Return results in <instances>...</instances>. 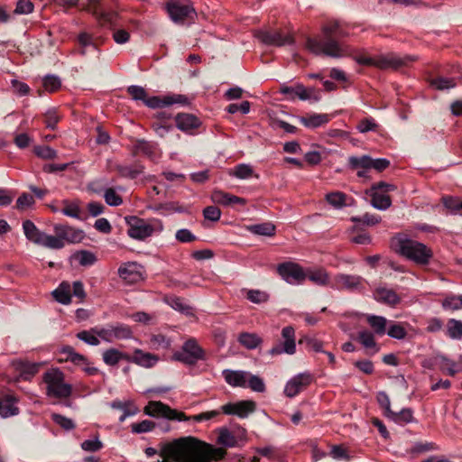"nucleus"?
Here are the masks:
<instances>
[{
	"mask_svg": "<svg viewBox=\"0 0 462 462\" xmlns=\"http://www.w3.org/2000/svg\"><path fill=\"white\" fill-rule=\"evenodd\" d=\"M205 350L199 345L194 337L187 339L181 349L172 355V359L187 365H194L200 360H205Z\"/></svg>",
	"mask_w": 462,
	"mask_h": 462,
	"instance_id": "nucleus-7",
	"label": "nucleus"
},
{
	"mask_svg": "<svg viewBox=\"0 0 462 462\" xmlns=\"http://www.w3.org/2000/svg\"><path fill=\"white\" fill-rule=\"evenodd\" d=\"M238 342L247 349H255L263 343V339L255 333L243 332L237 338Z\"/></svg>",
	"mask_w": 462,
	"mask_h": 462,
	"instance_id": "nucleus-38",
	"label": "nucleus"
},
{
	"mask_svg": "<svg viewBox=\"0 0 462 462\" xmlns=\"http://www.w3.org/2000/svg\"><path fill=\"white\" fill-rule=\"evenodd\" d=\"M34 154L43 160H53L57 157L56 150L48 145H36L33 148Z\"/></svg>",
	"mask_w": 462,
	"mask_h": 462,
	"instance_id": "nucleus-50",
	"label": "nucleus"
},
{
	"mask_svg": "<svg viewBox=\"0 0 462 462\" xmlns=\"http://www.w3.org/2000/svg\"><path fill=\"white\" fill-rule=\"evenodd\" d=\"M349 36L348 26L339 20H329L321 27V38L309 37L306 48L315 55L342 58L351 53L350 47L341 39Z\"/></svg>",
	"mask_w": 462,
	"mask_h": 462,
	"instance_id": "nucleus-1",
	"label": "nucleus"
},
{
	"mask_svg": "<svg viewBox=\"0 0 462 462\" xmlns=\"http://www.w3.org/2000/svg\"><path fill=\"white\" fill-rule=\"evenodd\" d=\"M306 279L319 286H327L329 283V274L324 268L308 269L305 271Z\"/></svg>",
	"mask_w": 462,
	"mask_h": 462,
	"instance_id": "nucleus-32",
	"label": "nucleus"
},
{
	"mask_svg": "<svg viewBox=\"0 0 462 462\" xmlns=\"http://www.w3.org/2000/svg\"><path fill=\"white\" fill-rule=\"evenodd\" d=\"M314 382V375L310 372H303L294 375L285 384L284 394L293 398L307 389Z\"/></svg>",
	"mask_w": 462,
	"mask_h": 462,
	"instance_id": "nucleus-17",
	"label": "nucleus"
},
{
	"mask_svg": "<svg viewBox=\"0 0 462 462\" xmlns=\"http://www.w3.org/2000/svg\"><path fill=\"white\" fill-rule=\"evenodd\" d=\"M54 300L63 305H68L71 302V285L69 282H62L51 292Z\"/></svg>",
	"mask_w": 462,
	"mask_h": 462,
	"instance_id": "nucleus-31",
	"label": "nucleus"
},
{
	"mask_svg": "<svg viewBox=\"0 0 462 462\" xmlns=\"http://www.w3.org/2000/svg\"><path fill=\"white\" fill-rule=\"evenodd\" d=\"M365 193L371 197V204L377 209L385 210L392 205V199L388 194L369 190H366Z\"/></svg>",
	"mask_w": 462,
	"mask_h": 462,
	"instance_id": "nucleus-33",
	"label": "nucleus"
},
{
	"mask_svg": "<svg viewBox=\"0 0 462 462\" xmlns=\"http://www.w3.org/2000/svg\"><path fill=\"white\" fill-rule=\"evenodd\" d=\"M97 335L104 341L112 343L115 340L128 339L132 337L131 328L125 324L109 325L97 332Z\"/></svg>",
	"mask_w": 462,
	"mask_h": 462,
	"instance_id": "nucleus-21",
	"label": "nucleus"
},
{
	"mask_svg": "<svg viewBox=\"0 0 462 462\" xmlns=\"http://www.w3.org/2000/svg\"><path fill=\"white\" fill-rule=\"evenodd\" d=\"M74 258L82 266H89V265L94 264L97 262L96 255L88 250H81V251L77 252L74 254Z\"/></svg>",
	"mask_w": 462,
	"mask_h": 462,
	"instance_id": "nucleus-54",
	"label": "nucleus"
},
{
	"mask_svg": "<svg viewBox=\"0 0 462 462\" xmlns=\"http://www.w3.org/2000/svg\"><path fill=\"white\" fill-rule=\"evenodd\" d=\"M439 369L450 376H454L457 372V365L456 362L448 359V357L441 356H439Z\"/></svg>",
	"mask_w": 462,
	"mask_h": 462,
	"instance_id": "nucleus-59",
	"label": "nucleus"
},
{
	"mask_svg": "<svg viewBox=\"0 0 462 462\" xmlns=\"http://www.w3.org/2000/svg\"><path fill=\"white\" fill-rule=\"evenodd\" d=\"M175 123L178 129L187 134H192L193 130L201 125V121L199 117L186 113L178 114L175 116Z\"/></svg>",
	"mask_w": 462,
	"mask_h": 462,
	"instance_id": "nucleus-26",
	"label": "nucleus"
},
{
	"mask_svg": "<svg viewBox=\"0 0 462 462\" xmlns=\"http://www.w3.org/2000/svg\"><path fill=\"white\" fill-rule=\"evenodd\" d=\"M282 337L283 340L275 344L268 351L270 356L293 355L296 352L295 329L292 326H286L282 329Z\"/></svg>",
	"mask_w": 462,
	"mask_h": 462,
	"instance_id": "nucleus-14",
	"label": "nucleus"
},
{
	"mask_svg": "<svg viewBox=\"0 0 462 462\" xmlns=\"http://www.w3.org/2000/svg\"><path fill=\"white\" fill-rule=\"evenodd\" d=\"M374 298L376 301L395 307L401 302L400 296L392 289L378 287L374 291Z\"/></svg>",
	"mask_w": 462,
	"mask_h": 462,
	"instance_id": "nucleus-27",
	"label": "nucleus"
},
{
	"mask_svg": "<svg viewBox=\"0 0 462 462\" xmlns=\"http://www.w3.org/2000/svg\"><path fill=\"white\" fill-rule=\"evenodd\" d=\"M151 417H162L171 420H186L187 415L183 411L171 408L162 402L150 401L143 410Z\"/></svg>",
	"mask_w": 462,
	"mask_h": 462,
	"instance_id": "nucleus-10",
	"label": "nucleus"
},
{
	"mask_svg": "<svg viewBox=\"0 0 462 462\" xmlns=\"http://www.w3.org/2000/svg\"><path fill=\"white\" fill-rule=\"evenodd\" d=\"M12 365L18 373L19 378L30 381L39 373L42 364L17 359L12 362Z\"/></svg>",
	"mask_w": 462,
	"mask_h": 462,
	"instance_id": "nucleus-25",
	"label": "nucleus"
},
{
	"mask_svg": "<svg viewBox=\"0 0 462 462\" xmlns=\"http://www.w3.org/2000/svg\"><path fill=\"white\" fill-rule=\"evenodd\" d=\"M104 199L106 203L111 207H118L123 204V198L114 188H107L105 189Z\"/></svg>",
	"mask_w": 462,
	"mask_h": 462,
	"instance_id": "nucleus-58",
	"label": "nucleus"
},
{
	"mask_svg": "<svg viewBox=\"0 0 462 462\" xmlns=\"http://www.w3.org/2000/svg\"><path fill=\"white\" fill-rule=\"evenodd\" d=\"M45 126L49 129L55 130L61 116L56 108H51L43 115Z\"/></svg>",
	"mask_w": 462,
	"mask_h": 462,
	"instance_id": "nucleus-55",
	"label": "nucleus"
},
{
	"mask_svg": "<svg viewBox=\"0 0 462 462\" xmlns=\"http://www.w3.org/2000/svg\"><path fill=\"white\" fill-rule=\"evenodd\" d=\"M118 276L125 284H136L144 280L143 267L135 262L121 264L117 270Z\"/></svg>",
	"mask_w": 462,
	"mask_h": 462,
	"instance_id": "nucleus-20",
	"label": "nucleus"
},
{
	"mask_svg": "<svg viewBox=\"0 0 462 462\" xmlns=\"http://www.w3.org/2000/svg\"><path fill=\"white\" fill-rule=\"evenodd\" d=\"M125 221L128 226L127 235L133 239L143 241L154 233L153 226L139 217L126 216Z\"/></svg>",
	"mask_w": 462,
	"mask_h": 462,
	"instance_id": "nucleus-9",
	"label": "nucleus"
},
{
	"mask_svg": "<svg viewBox=\"0 0 462 462\" xmlns=\"http://www.w3.org/2000/svg\"><path fill=\"white\" fill-rule=\"evenodd\" d=\"M64 208L61 209L62 214L67 217H70L77 219H82L81 217V210L78 203L76 202H69L67 200L63 201Z\"/></svg>",
	"mask_w": 462,
	"mask_h": 462,
	"instance_id": "nucleus-61",
	"label": "nucleus"
},
{
	"mask_svg": "<svg viewBox=\"0 0 462 462\" xmlns=\"http://www.w3.org/2000/svg\"><path fill=\"white\" fill-rule=\"evenodd\" d=\"M23 229L25 237L35 245H42L49 249L59 245L58 239H55L54 236L47 235L41 231L31 220H25L23 222Z\"/></svg>",
	"mask_w": 462,
	"mask_h": 462,
	"instance_id": "nucleus-8",
	"label": "nucleus"
},
{
	"mask_svg": "<svg viewBox=\"0 0 462 462\" xmlns=\"http://www.w3.org/2000/svg\"><path fill=\"white\" fill-rule=\"evenodd\" d=\"M211 199L214 203L223 206H231L234 204H240L244 206L246 203V200L244 198L226 193L222 190L213 191Z\"/></svg>",
	"mask_w": 462,
	"mask_h": 462,
	"instance_id": "nucleus-29",
	"label": "nucleus"
},
{
	"mask_svg": "<svg viewBox=\"0 0 462 462\" xmlns=\"http://www.w3.org/2000/svg\"><path fill=\"white\" fill-rule=\"evenodd\" d=\"M256 37L263 43L270 46L282 47L294 43L293 35L290 32H284L282 30L259 31L256 33Z\"/></svg>",
	"mask_w": 462,
	"mask_h": 462,
	"instance_id": "nucleus-15",
	"label": "nucleus"
},
{
	"mask_svg": "<svg viewBox=\"0 0 462 462\" xmlns=\"http://www.w3.org/2000/svg\"><path fill=\"white\" fill-rule=\"evenodd\" d=\"M61 353L66 355V361L71 362L75 365L82 367L84 365H89L88 359L84 355L76 352L71 346H63Z\"/></svg>",
	"mask_w": 462,
	"mask_h": 462,
	"instance_id": "nucleus-37",
	"label": "nucleus"
},
{
	"mask_svg": "<svg viewBox=\"0 0 462 462\" xmlns=\"http://www.w3.org/2000/svg\"><path fill=\"white\" fill-rule=\"evenodd\" d=\"M42 86L46 91L54 93L61 87V80L56 75H47L42 79Z\"/></svg>",
	"mask_w": 462,
	"mask_h": 462,
	"instance_id": "nucleus-52",
	"label": "nucleus"
},
{
	"mask_svg": "<svg viewBox=\"0 0 462 462\" xmlns=\"http://www.w3.org/2000/svg\"><path fill=\"white\" fill-rule=\"evenodd\" d=\"M174 104L187 106L189 105V99L187 96L181 94H173L161 98V107Z\"/></svg>",
	"mask_w": 462,
	"mask_h": 462,
	"instance_id": "nucleus-51",
	"label": "nucleus"
},
{
	"mask_svg": "<svg viewBox=\"0 0 462 462\" xmlns=\"http://www.w3.org/2000/svg\"><path fill=\"white\" fill-rule=\"evenodd\" d=\"M249 230L259 236H273L275 235V226L270 222L253 225Z\"/></svg>",
	"mask_w": 462,
	"mask_h": 462,
	"instance_id": "nucleus-47",
	"label": "nucleus"
},
{
	"mask_svg": "<svg viewBox=\"0 0 462 462\" xmlns=\"http://www.w3.org/2000/svg\"><path fill=\"white\" fill-rule=\"evenodd\" d=\"M226 451L223 448H216L196 438V453L194 462L219 461L225 458Z\"/></svg>",
	"mask_w": 462,
	"mask_h": 462,
	"instance_id": "nucleus-13",
	"label": "nucleus"
},
{
	"mask_svg": "<svg viewBox=\"0 0 462 462\" xmlns=\"http://www.w3.org/2000/svg\"><path fill=\"white\" fill-rule=\"evenodd\" d=\"M164 115L165 112H158L156 115V119L152 123V128L161 137H163L173 128L171 123L161 120V116Z\"/></svg>",
	"mask_w": 462,
	"mask_h": 462,
	"instance_id": "nucleus-43",
	"label": "nucleus"
},
{
	"mask_svg": "<svg viewBox=\"0 0 462 462\" xmlns=\"http://www.w3.org/2000/svg\"><path fill=\"white\" fill-rule=\"evenodd\" d=\"M128 359L129 354L121 352L116 348H109L103 353V361L107 365H116L121 360H125L128 362Z\"/></svg>",
	"mask_w": 462,
	"mask_h": 462,
	"instance_id": "nucleus-36",
	"label": "nucleus"
},
{
	"mask_svg": "<svg viewBox=\"0 0 462 462\" xmlns=\"http://www.w3.org/2000/svg\"><path fill=\"white\" fill-rule=\"evenodd\" d=\"M365 280L359 275L338 273L334 277L333 288L349 291L363 292Z\"/></svg>",
	"mask_w": 462,
	"mask_h": 462,
	"instance_id": "nucleus-19",
	"label": "nucleus"
},
{
	"mask_svg": "<svg viewBox=\"0 0 462 462\" xmlns=\"http://www.w3.org/2000/svg\"><path fill=\"white\" fill-rule=\"evenodd\" d=\"M329 116L327 114H313L309 116L301 117V123L309 128H317L329 121Z\"/></svg>",
	"mask_w": 462,
	"mask_h": 462,
	"instance_id": "nucleus-41",
	"label": "nucleus"
},
{
	"mask_svg": "<svg viewBox=\"0 0 462 462\" xmlns=\"http://www.w3.org/2000/svg\"><path fill=\"white\" fill-rule=\"evenodd\" d=\"M99 23H109L111 24L117 16V13L114 11L106 12L102 9V6L98 9L92 8L90 13Z\"/></svg>",
	"mask_w": 462,
	"mask_h": 462,
	"instance_id": "nucleus-44",
	"label": "nucleus"
},
{
	"mask_svg": "<svg viewBox=\"0 0 462 462\" xmlns=\"http://www.w3.org/2000/svg\"><path fill=\"white\" fill-rule=\"evenodd\" d=\"M158 360L159 358L157 356L136 348L134 351L133 356L129 355L128 362L134 363L143 367L151 368L158 362Z\"/></svg>",
	"mask_w": 462,
	"mask_h": 462,
	"instance_id": "nucleus-28",
	"label": "nucleus"
},
{
	"mask_svg": "<svg viewBox=\"0 0 462 462\" xmlns=\"http://www.w3.org/2000/svg\"><path fill=\"white\" fill-rule=\"evenodd\" d=\"M166 302L168 305H170L172 309L184 313V314H189L191 312V307H189L188 304L184 302V300L180 297L177 296H171L166 299Z\"/></svg>",
	"mask_w": 462,
	"mask_h": 462,
	"instance_id": "nucleus-48",
	"label": "nucleus"
},
{
	"mask_svg": "<svg viewBox=\"0 0 462 462\" xmlns=\"http://www.w3.org/2000/svg\"><path fill=\"white\" fill-rule=\"evenodd\" d=\"M277 273L286 282L295 285L302 284L306 280L305 270L294 262H284L277 265Z\"/></svg>",
	"mask_w": 462,
	"mask_h": 462,
	"instance_id": "nucleus-12",
	"label": "nucleus"
},
{
	"mask_svg": "<svg viewBox=\"0 0 462 462\" xmlns=\"http://www.w3.org/2000/svg\"><path fill=\"white\" fill-rule=\"evenodd\" d=\"M444 310H462V295H448L441 302Z\"/></svg>",
	"mask_w": 462,
	"mask_h": 462,
	"instance_id": "nucleus-49",
	"label": "nucleus"
},
{
	"mask_svg": "<svg viewBox=\"0 0 462 462\" xmlns=\"http://www.w3.org/2000/svg\"><path fill=\"white\" fill-rule=\"evenodd\" d=\"M165 10L171 21L180 25L189 24L197 17L195 8L189 1L169 0L165 5Z\"/></svg>",
	"mask_w": 462,
	"mask_h": 462,
	"instance_id": "nucleus-5",
	"label": "nucleus"
},
{
	"mask_svg": "<svg viewBox=\"0 0 462 462\" xmlns=\"http://www.w3.org/2000/svg\"><path fill=\"white\" fill-rule=\"evenodd\" d=\"M129 151L134 157L143 155L152 162L158 160L162 155L158 144L155 142L145 139H133Z\"/></svg>",
	"mask_w": 462,
	"mask_h": 462,
	"instance_id": "nucleus-16",
	"label": "nucleus"
},
{
	"mask_svg": "<svg viewBox=\"0 0 462 462\" xmlns=\"http://www.w3.org/2000/svg\"><path fill=\"white\" fill-rule=\"evenodd\" d=\"M43 381L47 385L48 396L68 398L71 395L72 386L64 383V374L60 369H51L44 373Z\"/></svg>",
	"mask_w": 462,
	"mask_h": 462,
	"instance_id": "nucleus-6",
	"label": "nucleus"
},
{
	"mask_svg": "<svg viewBox=\"0 0 462 462\" xmlns=\"http://www.w3.org/2000/svg\"><path fill=\"white\" fill-rule=\"evenodd\" d=\"M357 339L359 343L365 348H375V352L379 350L376 346L374 335L369 330H361L358 332Z\"/></svg>",
	"mask_w": 462,
	"mask_h": 462,
	"instance_id": "nucleus-46",
	"label": "nucleus"
},
{
	"mask_svg": "<svg viewBox=\"0 0 462 462\" xmlns=\"http://www.w3.org/2000/svg\"><path fill=\"white\" fill-rule=\"evenodd\" d=\"M255 410V402L253 401H241L236 403H226L221 407L223 413L227 415H237L245 418Z\"/></svg>",
	"mask_w": 462,
	"mask_h": 462,
	"instance_id": "nucleus-24",
	"label": "nucleus"
},
{
	"mask_svg": "<svg viewBox=\"0 0 462 462\" xmlns=\"http://www.w3.org/2000/svg\"><path fill=\"white\" fill-rule=\"evenodd\" d=\"M326 201L336 209L347 206V195L342 191H333L326 194Z\"/></svg>",
	"mask_w": 462,
	"mask_h": 462,
	"instance_id": "nucleus-40",
	"label": "nucleus"
},
{
	"mask_svg": "<svg viewBox=\"0 0 462 462\" xmlns=\"http://www.w3.org/2000/svg\"><path fill=\"white\" fill-rule=\"evenodd\" d=\"M246 386H248L252 391L256 393H263L266 390L263 380L258 375L250 374L247 377Z\"/></svg>",
	"mask_w": 462,
	"mask_h": 462,
	"instance_id": "nucleus-60",
	"label": "nucleus"
},
{
	"mask_svg": "<svg viewBox=\"0 0 462 462\" xmlns=\"http://www.w3.org/2000/svg\"><path fill=\"white\" fill-rule=\"evenodd\" d=\"M442 203L445 208L453 214H460L462 208V199L456 197L446 196L442 198Z\"/></svg>",
	"mask_w": 462,
	"mask_h": 462,
	"instance_id": "nucleus-53",
	"label": "nucleus"
},
{
	"mask_svg": "<svg viewBox=\"0 0 462 462\" xmlns=\"http://www.w3.org/2000/svg\"><path fill=\"white\" fill-rule=\"evenodd\" d=\"M366 321L375 335L381 337L386 333L387 319L384 317L367 315Z\"/></svg>",
	"mask_w": 462,
	"mask_h": 462,
	"instance_id": "nucleus-35",
	"label": "nucleus"
},
{
	"mask_svg": "<svg viewBox=\"0 0 462 462\" xmlns=\"http://www.w3.org/2000/svg\"><path fill=\"white\" fill-rule=\"evenodd\" d=\"M107 169L109 171H116L120 178L134 180L143 173L145 168L140 161H135L131 164L108 161Z\"/></svg>",
	"mask_w": 462,
	"mask_h": 462,
	"instance_id": "nucleus-18",
	"label": "nucleus"
},
{
	"mask_svg": "<svg viewBox=\"0 0 462 462\" xmlns=\"http://www.w3.org/2000/svg\"><path fill=\"white\" fill-rule=\"evenodd\" d=\"M347 167L353 171L371 169V156H350L347 160Z\"/></svg>",
	"mask_w": 462,
	"mask_h": 462,
	"instance_id": "nucleus-42",
	"label": "nucleus"
},
{
	"mask_svg": "<svg viewBox=\"0 0 462 462\" xmlns=\"http://www.w3.org/2000/svg\"><path fill=\"white\" fill-rule=\"evenodd\" d=\"M196 438L183 437L162 445L159 451L162 462H194Z\"/></svg>",
	"mask_w": 462,
	"mask_h": 462,
	"instance_id": "nucleus-3",
	"label": "nucleus"
},
{
	"mask_svg": "<svg viewBox=\"0 0 462 462\" xmlns=\"http://www.w3.org/2000/svg\"><path fill=\"white\" fill-rule=\"evenodd\" d=\"M55 235L54 238L58 239V246L51 247V249L59 250L65 246V244H77L80 243L84 237L85 233L83 230L75 228L69 225H55L54 226Z\"/></svg>",
	"mask_w": 462,
	"mask_h": 462,
	"instance_id": "nucleus-11",
	"label": "nucleus"
},
{
	"mask_svg": "<svg viewBox=\"0 0 462 462\" xmlns=\"http://www.w3.org/2000/svg\"><path fill=\"white\" fill-rule=\"evenodd\" d=\"M217 443L227 448H233L236 446L237 441L227 429H221L217 437Z\"/></svg>",
	"mask_w": 462,
	"mask_h": 462,
	"instance_id": "nucleus-57",
	"label": "nucleus"
},
{
	"mask_svg": "<svg viewBox=\"0 0 462 462\" xmlns=\"http://www.w3.org/2000/svg\"><path fill=\"white\" fill-rule=\"evenodd\" d=\"M19 399L13 393L0 392V416L9 418L19 414Z\"/></svg>",
	"mask_w": 462,
	"mask_h": 462,
	"instance_id": "nucleus-23",
	"label": "nucleus"
},
{
	"mask_svg": "<svg viewBox=\"0 0 462 462\" xmlns=\"http://www.w3.org/2000/svg\"><path fill=\"white\" fill-rule=\"evenodd\" d=\"M447 336L452 339L460 340L462 338V321L455 319H448Z\"/></svg>",
	"mask_w": 462,
	"mask_h": 462,
	"instance_id": "nucleus-45",
	"label": "nucleus"
},
{
	"mask_svg": "<svg viewBox=\"0 0 462 462\" xmlns=\"http://www.w3.org/2000/svg\"><path fill=\"white\" fill-rule=\"evenodd\" d=\"M129 96L136 102H142L150 108L161 107V98L159 97H148L146 90L137 85H131L126 89Z\"/></svg>",
	"mask_w": 462,
	"mask_h": 462,
	"instance_id": "nucleus-22",
	"label": "nucleus"
},
{
	"mask_svg": "<svg viewBox=\"0 0 462 462\" xmlns=\"http://www.w3.org/2000/svg\"><path fill=\"white\" fill-rule=\"evenodd\" d=\"M379 125L373 117H365L359 121L356 129L359 133L375 132Z\"/></svg>",
	"mask_w": 462,
	"mask_h": 462,
	"instance_id": "nucleus-63",
	"label": "nucleus"
},
{
	"mask_svg": "<svg viewBox=\"0 0 462 462\" xmlns=\"http://www.w3.org/2000/svg\"><path fill=\"white\" fill-rule=\"evenodd\" d=\"M430 86L438 90H445L454 88L456 82L453 79L438 77L430 80Z\"/></svg>",
	"mask_w": 462,
	"mask_h": 462,
	"instance_id": "nucleus-64",
	"label": "nucleus"
},
{
	"mask_svg": "<svg viewBox=\"0 0 462 462\" xmlns=\"http://www.w3.org/2000/svg\"><path fill=\"white\" fill-rule=\"evenodd\" d=\"M386 417L388 419H390L391 420H393V422L400 424V425L412 422L414 420L413 411L411 408H403L399 412L391 411L390 413Z\"/></svg>",
	"mask_w": 462,
	"mask_h": 462,
	"instance_id": "nucleus-39",
	"label": "nucleus"
},
{
	"mask_svg": "<svg viewBox=\"0 0 462 462\" xmlns=\"http://www.w3.org/2000/svg\"><path fill=\"white\" fill-rule=\"evenodd\" d=\"M386 333L389 337L399 340L404 339L407 336L405 328L400 323H391L386 328Z\"/></svg>",
	"mask_w": 462,
	"mask_h": 462,
	"instance_id": "nucleus-62",
	"label": "nucleus"
},
{
	"mask_svg": "<svg viewBox=\"0 0 462 462\" xmlns=\"http://www.w3.org/2000/svg\"><path fill=\"white\" fill-rule=\"evenodd\" d=\"M355 60L359 65L374 67L379 69H393L396 70L400 68L406 67L410 63L417 60V57L405 55L401 57L393 52L380 54L374 57L365 55L356 56Z\"/></svg>",
	"mask_w": 462,
	"mask_h": 462,
	"instance_id": "nucleus-4",
	"label": "nucleus"
},
{
	"mask_svg": "<svg viewBox=\"0 0 462 462\" xmlns=\"http://www.w3.org/2000/svg\"><path fill=\"white\" fill-rule=\"evenodd\" d=\"M391 248L400 256L419 266L430 264L434 255L430 246L401 233L391 239Z\"/></svg>",
	"mask_w": 462,
	"mask_h": 462,
	"instance_id": "nucleus-2",
	"label": "nucleus"
},
{
	"mask_svg": "<svg viewBox=\"0 0 462 462\" xmlns=\"http://www.w3.org/2000/svg\"><path fill=\"white\" fill-rule=\"evenodd\" d=\"M269 294L260 290H248L246 291V299L255 304L265 303L269 300Z\"/></svg>",
	"mask_w": 462,
	"mask_h": 462,
	"instance_id": "nucleus-56",
	"label": "nucleus"
},
{
	"mask_svg": "<svg viewBox=\"0 0 462 462\" xmlns=\"http://www.w3.org/2000/svg\"><path fill=\"white\" fill-rule=\"evenodd\" d=\"M110 406L113 409L123 411L122 415L119 417L120 422H123L127 417L135 415L139 411L138 408L131 401H114Z\"/></svg>",
	"mask_w": 462,
	"mask_h": 462,
	"instance_id": "nucleus-34",
	"label": "nucleus"
},
{
	"mask_svg": "<svg viewBox=\"0 0 462 462\" xmlns=\"http://www.w3.org/2000/svg\"><path fill=\"white\" fill-rule=\"evenodd\" d=\"M226 383L233 387H246L249 373L245 371H233L226 369L222 373Z\"/></svg>",
	"mask_w": 462,
	"mask_h": 462,
	"instance_id": "nucleus-30",
	"label": "nucleus"
}]
</instances>
